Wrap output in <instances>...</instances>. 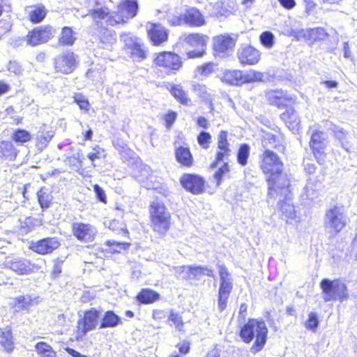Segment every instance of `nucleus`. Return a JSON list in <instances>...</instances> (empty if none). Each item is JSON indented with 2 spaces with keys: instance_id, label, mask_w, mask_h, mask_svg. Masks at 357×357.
Here are the masks:
<instances>
[{
  "instance_id": "nucleus-1",
  "label": "nucleus",
  "mask_w": 357,
  "mask_h": 357,
  "mask_svg": "<svg viewBox=\"0 0 357 357\" xmlns=\"http://www.w3.org/2000/svg\"><path fill=\"white\" fill-rule=\"evenodd\" d=\"M259 167L265 176L268 195L275 197L282 190L289 191L290 181L284 172V162L273 151L266 149L259 155Z\"/></svg>"
},
{
  "instance_id": "nucleus-2",
  "label": "nucleus",
  "mask_w": 357,
  "mask_h": 357,
  "mask_svg": "<svg viewBox=\"0 0 357 357\" xmlns=\"http://www.w3.org/2000/svg\"><path fill=\"white\" fill-rule=\"evenodd\" d=\"M268 329L265 321L261 319L250 318L241 325L238 331V336L245 344L254 342L250 347V351L257 354L261 351L268 340Z\"/></svg>"
},
{
  "instance_id": "nucleus-3",
  "label": "nucleus",
  "mask_w": 357,
  "mask_h": 357,
  "mask_svg": "<svg viewBox=\"0 0 357 357\" xmlns=\"http://www.w3.org/2000/svg\"><path fill=\"white\" fill-rule=\"evenodd\" d=\"M150 227L159 237H164L171 229L172 217L168 208L162 201H153L149 204Z\"/></svg>"
},
{
  "instance_id": "nucleus-4",
  "label": "nucleus",
  "mask_w": 357,
  "mask_h": 357,
  "mask_svg": "<svg viewBox=\"0 0 357 357\" xmlns=\"http://www.w3.org/2000/svg\"><path fill=\"white\" fill-rule=\"evenodd\" d=\"M153 64L164 75L171 76L177 74L183 69L184 62L178 53L164 50L154 54Z\"/></svg>"
},
{
  "instance_id": "nucleus-5",
  "label": "nucleus",
  "mask_w": 357,
  "mask_h": 357,
  "mask_svg": "<svg viewBox=\"0 0 357 357\" xmlns=\"http://www.w3.org/2000/svg\"><path fill=\"white\" fill-rule=\"evenodd\" d=\"M319 286L325 302L337 301L342 303L349 298L347 285L340 278L334 280L324 278L321 280Z\"/></svg>"
},
{
  "instance_id": "nucleus-6",
  "label": "nucleus",
  "mask_w": 357,
  "mask_h": 357,
  "mask_svg": "<svg viewBox=\"0 0 357 357\" xmlns=\"http://www.w3.org/2000/svg\"><path fill=\"white\" fill-rule=\"evenodd\" d=\"M101 317V311L96 307H90L83 312V316L77 321L74 330L76 341L82 340L87 333L96 329Z\"/></svg>"
},
{
  "instance_id": "nucleus-7",
  "label": "nucleus",
  "mask_w": 357,
  "mask_h": 357,
  "mask_svg": "<svg viewBox=\"0 0 357 357\" xmlns=\"http://www.w3.org/2000/svg\"><path fill=\"white\" fill-rule=\"evenodd\" d=\"M220 277V285L218 291V306L220 312L224 311L233 290V279L231 273L225 265L218 266Z\"/></svg>"
},
{
  "instance_id": "nucleus-8",
  "label": "nucleus",
  "mask_w": 357,
  "mask_h": 357,
  "mask_svg": "<svg viewBox=\"0 0 357 357\" xmlns=\"http://www.w3.org/2000/svg\"><path fill=\"white\" fill-rule=\"evenodd\" d=\"M169 24L172 26L187 25L190 27H201L206 24V20L199 9L190 7L183 13L174 16L169 20Z\"/></svg>"
},
{
  "instance_id": "nucleus-9",
  "label": "nucleus",
  "mask_w": 357,
  "mask_h": 357,
  "mask_svg": "<svg viewBox=\"0 0 357 357\" xmlns=\"http://www.w3.org/2000/svg\"><path fill=\"white\" fill-rule=\"evenodd\" d=\"M327 144V138L324 131L314 130L311 132L308 145L312 154L319 165H324L326 162Z\"/></svg>"
},
{
  "instance_id": "nucleus-10",
  "label": "nucleus",
  "mask_w": 357,
  "mask_h": 357,
  "mask_svg": "<svg viewBox=\"0 0 357 357\" xmlns=\"http://www.w3.org/2000/svg\"><path fill=\"white\" fill-rule=\"evenodd\" d=\"M209 38L207 35L201 33H191L188 34L185 38V43L195 50L185 52L188 59H195L202 58L206 54V46Z\"/></svg>"
},
{
  "instance_id": "nucleus-11",
  "label": "nucleus",
  "mask_w": 357,
  "mask_h": 357,
  "mask_svg": "<svg viewBox=\"0 0 357 357\" xmlns=\"http://www.w3.org/2000/svg\"><path fill=\"white\" fill-rule=\"evenodd\" d=\"M55 33V29L50 25L36 26L26 33V43L32 47L44 44L52 39Z\"/></svg>"
},
{
  "instance_id": "nucleus-12",
  "label": "nucleus",
  "mask_w": 357,
  "mask_h": 357,
  "mask_svg": "<svg viewBox=\"0 0 357 357\" xmlns=\"http://www.w3.org/2000/svg\"><path fill=\"white\" fill-rule=\"evenodd\" d=\"M54 72L61 75L72 73L77 66V56L72 51H67L53 59Z\"/></svg>"
},
{
  "instance_id": "nucleus-13",
  "label": "nucleus",
  "mask_w": 357,
  "mask_h": 357,
  "mask_svg": "<svg viewBox=\"0 0 357 357\" xmlns=\"http://www.w3.org/2000/svg\"><path fill=\"white\" fill-rule=\"evenodd\" d=\"M268 105L278 109H284L295 105L297 102L296 96H291L285 90L281 89H271L265 93Z\"/></svg>"
},
{
  "instance_id": "nucleus-14",
  "label": "nucleus",
  "mask_w": 357,
  "mask_h": 357,
  "mask_svg": "<svg viewBox=\"0 0 357 357\" xmlns=\"http://www.w3.org/2000/svg\"><path fill=\"white\" fill-rule=\"evenodd\" d=\"M231 155V145L229 142V132L222 130L217 137V150L214 160L210 164L211 168H216L218 165Z\"/></svg>"
},
{
  "instance_id": "nucleus-15",
  "label": "nucleus",
  "mask_w": 357,
  "mask_h": 357,
  "mask_svg": "<svg viewBox=\"0 0 357 357\" xmlns=\"http://www.w3.org/2000/svg\"><path fill=\"white\" fill-rule=\"evenodd\" d=\"M179 182L182 188L192 195H200L205 191L206 181L199 174L192 173H184Z\"/></svg>"
},
{
  "instance_id": "nucleus-16",
  "label": "nucleus",
  "mask_w": 357,
  "mask_h": 357,
  "mask_svg": "<svg viewBox=\"0 0 357 357\" xmlns=\"http://www.w3.org/2000/svg\"><path fill=\"white\" fill-rule=\"evenodd\" d=\"M139 4L137 0H121L117 5L115 12L118 24H125L130 19L137 15Z\"/></svg>"
},
{
  "instance_id": "nucleus-17",
  "label": "nucleus",
  "mask_w": 357,
  "mask_h": 357,
  "mask_svg": "<svg viewBox=\"0 0 357 357\" xmlns=\"http://www.w3.org/2000/svg\"><path fill=\"white\" fill-rule=\"evenodd\" d=\"M328 222L326 227L329 229L331 237L337 235L346 226V221L343 219V213L337 206H334L326 212Z\"/></svg>"
},
{
  "instance_id": "nucleus-18",
  "label": "nucleus",
  "mask_w": 357,
  "mask_h": 357,
  "mask_svg": "<svg viewBox=\"0 0 357 357\" xmlns=\"http://www.w3.org/2000/svg\"><path fill=\"white\" fill-rule=\"evenodd\" d=\"M236 40L229 34H220L213 38L212 49L215 56H226L234 49Z\"/></svg>"
},
{
  "instance_id": "nucleus-19",
  "label": "nucleus",
  "mask_w": 357,
  "mask_h": 357,
  "mask_svg": "<svg viewBox=\"0 0 357 357\" xmlns=\"http://www.w3.org/2000/svg\"><path fill=\"white\" fill-rule=\"evenodd\" d=\"M6 266L20 275H30L36 273L41 268L40 266L22 257L13 258L8 261Z\"/></svg>"
},
{
  "instance_id": "nucleus-20",
  "label": "nucleus",
  "mask_w": 357,
  "mask_h": 357,
  "mask_svg": "<svg viewBox=\"0 0 357 357\" xmlns=\"http://www.w3.org/2000/svg\"><path fill=\"white\" fill-rule=\"evenodd\" d=\"M88 15L91 17L98 28L103 26V20H105L107 26H114L119 25L116 22L115 13L112 12L107 7L91 9L89 10Z\"/></svg>"
},
{
  "instance_id": "nucleus-21",
  "label": "nucleus",
  "mask_w": 357,
  "mask_h": 357,
  "mask_svg": "<svg viewBox=\"0 0 357 357\" xmlns=\"http://www.w3.org/2000/svg\"><path fill=\"white\" fill-rule=\"evenodd\" d=\"M61 243L57 237H46L30 243L29 248L40 255L52 254L58 249Z\"/></svg>"
},
{
  "instance_id": "nucleus-22",
  "label": "nucleus",
  "mask_w": 357,
  "mask_h": 357,
  "mask_svg": "<svg viewBox=\"0 0 357 357\" xmlns=\"http://www.w3.org/2000/svg\"><path fill=\"white\" fill-rule=\"evenodd\" d=\"M151 45L155 47L163 45L169 40V30L158 22H151L146 30Z\"/></svg>"
},
{
  "instance_id": "nucleus-23",
  "label": "nucleus",
  "mask_w": 357,
  "mask_h": 357,
  "mask_svg": "<svg viewBox=\"0 0 357 357\" xmlns=\"http://www.w3.org/2000/svg\"><path fill=\"white\" fill-rule=\"evenodd\" d=\"M72 231L76 238L84 243L93 242L96 234L93 227L88 223H74L72 226Z\"/></svg>"
},
{
  "instance_id": "nucleus-24",
  "label": "nucleus",
  "mask_w": 357,
  "mask_h": 357,
  "mask_svg": "<svg viewBox=\"0 0 357 357\" xmlns=\"http://www.w3.org/2000/svg\"><path fill=\"white\" fill-rule=\"evenodd\" d=\"M237 58L242 66H253L259 61L261 54L255 47L246 45L238 50Z\"/></svg>"
},
{
  "instance_id": "nucleus-25",
  "label": "nucleus",
  "mask_w": 357,
  "mask_h": 357,
  "mask_svg": "<svg viewBox=\"0 0 357 357\" xmlns=\"http://www.w3.org/2000/svg\"><path fill=\"white\" fill-rule=\"evenodd\" d=\"M174 156L176 161L183 168L190 169L195 165L194 156L188 145L176 147Z\"/></svg>"
},
{
  "instance_id": "nucleus-26",
  "label": "nucleus",
  "mask_w": 357,
  "mask_h": 357,
  "mask_svg": "<svg viewBox=\"0 0 357 357\" xmlns=\"http://www.w3.org/2000/svg\"><path fill=\"white\" fill-rule=\"evenodd\" d=\"M167 90L179 105L185 107L192 105V99L181 84H172L167 88Z\"/></svg>"
},
{
  "instance_id": "nucleus-27",
  "label": "nucleus",
  "mask_w": 357,
  "mask_h": 357,
  "mask_svg": "<svg viewBox=\"0 0 357 357\" xmlns=\"http://www.w3.org/2000/svg\"><path fill=\"white\" fill-rule=\"evenodd\" d=\"M37 305V301L32 296L20 295L14 298L10 304V307L15 312H29L33 307Z\"/></svg>"
},
{
  "instance_id": "nucleus-28",
  "label": "nucleus",
  "mask_w": 357,
  "mask_h": 357,
  "mask_svg": "<svg viewBox=\"0 0 357 357\" xmlns=\"http://www.w3.org/2000/svg\"><path fill=\"white\" fill-rule=\"evenodd\" d=\"M220 80L227 86H241L243 85V70L225 69L221 74Z\"/></svg>"
},
{
  "instance_id": "nucleus-29",
  "label": "nucleus",
  "mask_w": 357,
  "mask_h": 357,
  "mask_svg": "<svg viewBox=\"0 0 357 357\" xmlns=\"http://www.w3.org/2000/svg\"><path fill=\"white\" fill-rule=\"evenodd\" d=\"M291 106L280 114V119L291 130H297L301 124V119L296 109Z\"/></svg>"
},
{
  "instance_id": "nucleus-30",
  "label": "nucleus",
  "mask_w": 357,
  "mask_h": 357,
  "mask_svg": "<svg viewBox=\"0 0 357 357\" xmlns=\"http://www.w3.org/2000/svg\"><path fill=\"white\" fill-rule=\"evenodd\" d=\"M0 346L2 350L7 354H11L14 351L15 340L10 326L0 327Z\"/></svg>"
},
{
  "instance_id": "nucleus-31",
  "label": "nucleus",
  "mask_w": 357,
  "mask_h": 357,
  "mask_svg": "<svg viewBox=\"0 0 357 357\" xmlns=\"http://www.w3.org/2000/svg\"><path fill=\"white\" fill-rule=\"evenodd\" d=\"M278 208L280 212V216L287 223H291L296 218L294 206L292 204L291 199L288 197L278 203Z\"/></svg>"
},
{
  "instance_id": "nucleus-32",
  "label": "nucleus",
  "mask_w": 357,
  "mask_h": 357,
  "mask_svg": "<svg viewBox=\"0 0 357 357\" xmlns=\"http://www.w3.org/2000/svg\"><path fill=\"white\" fill-rule=\"evenodd\" d=\"M135 300L139 305H149L160 300V294L150 288H142L137 294Z\"/></svg>"
},
{
  "instance_id": "nucleus-33",
  "label": "nucleus",
  "mask_w": 357,
  "mask_h": 357,
  "mask_svg": "<svg viewBox=\"0 0 357 357\" xmlns=\"http://www.w3.org/2000/svg\"><path fill=\"white\" fill-rule=\"evenodd\" d=\"M266 145L270 146L278 151L284 153L286 151V146L283 141V135L278 132L277 134L267 133L264 139Z\"/></svg>"
},
{
  "instance_id": "nucleus-34",
  "label": "nucleus",
  "mask_w": 357,
  "mask_h": 357,
  "mask_svg": "<svg viewBox=\"0 0 357 357\" xmlns=\"http://www.w3.org/2000/svg\"><path fill=\"white\" fill-rule=\"evenodd\" d=\"M19 151L11 142L2 141L0 142V158L14 161Z\"/></svg>"
},
{
  "instance_id": "nucleus-35",
  "label": "nucleus",
  "mask_w": 357,
  "mask_h": 357,
  "mask_svg": "<svg viewBox=\"0 0 357 357\" xmlns=\"http://www.w3.org/2000/svg\"><path fill=\"white\" fill-rule=\"evenodd\" d=\"M77 40L75 33L70 26H63L61 29L60 36L58 38V44L63 47H70L74 45Z\"/></svg>"
},
{
  "instance_id": "nucleus-36",
  "label": "nucleus",
  "mask_w": 357,
  "mask_h": 357,
  "mask_svg": "<svg viewBox=\"0 0 357 357\" xmlns=\"http://www.w3.org/2000/svg\"><path fill=\"white\" fill-rule=\"evenodd\" d=\"M120 323L121 318L113 310H107L101 318L99 328H114Z\"/></svg>"
},
{
  "instance_id": "nucleus-37",
  "label": "nucleus",
  "mask_w": 357,
  "mask_h": 357,
  "mask_svg": "<svg viewBox=\"0 0 357 357\" xmlns=\"http://www.w3.org/2000/svg\"><path fill=\"white\" fill-rule=\"evenodd\" d=\"M38 357H58L56 351L45 341H39L34 345Z\"/></svg>"
},
{
  "instance_id": "nucleus-38",
  "label": "nucleus",
  "mask_w": 357,
  "mask_h": 357,
  "mask_svg": "<svg viewBox=\"0 0 357 357\" xmlns=\"http://www.w3.org/2000/svg\"><path fill=\"white\" fill-rule=\"evenodd\" d=\"M46 15L47 10L43 5H36L29 13L28 19L32 24H38L45 18Z\"/></svg>"
},
{
  "instance_id": "nucleus-39",
  "label": "nucleus",
  "mask_w": 357,
  "mask_h": 357,
  "mask_svg": "<svg viewBox=\"0 0 357 357\" xmlns=\"http://www.w3.org/2000/svg\"><path fill=\"white\" fill-rule=\"evenodd\" d=\"M188 275L189 278L199 279L200 277L207 275L209 277L213 276V271L212 269L207 268L206 266H188Z\"/></svg>"
},
{
  "instance_id": "nucleus-40",
  "label": "nucleus",
  "mask_w": 357,
  "mask_h": 357,
  "mask_svg": "<svg viewBox=\"0 0 357 357\" xmlns=\"http://www.w3.org/2000/svg\"><path fill=\"white\" fill-rule=\"evenodd\" d=\"M250 154V146L247 143L241 144L236 151L237 162L242 167L248 164Z\"/></svg>"
},
{
  "instance_id": "nucleus-41",
  "label": "nucleus",
  "mask_w": 357,
  "mask_h": 357,
  "mask_svg": "<svg viewBox=\"0 0 357 357\" xmlns=\"http://www.w3.org/2000/svg\"><path fill=\"white\" fill-rule=\"evenodd\" d=\"M328 33L323 27H315L308 30L307 33V40L311 43L322 41L328 37Z\"/></svg>"
},
{
  "instance_id": "nucleus-42",
  "label": "nucleus",
  "mask_w": 357,
  "mask_h": 357,
  "mask_svg": "<svg viewBox=\"0 0 357 357\" xmlns=\"http://www.w3.org/2000/svg\"><path fill=\"white\" fill-rule=\"evenodd\" d=\"M53 136L54 134L51 130H43L40 131V134L36 137L35 139L36 147L40 151L45 149L47 146Z\"/></svg>"
},
{
  "instance_id": "nucleus-43",
  "label": "nucleus",
  "mask_w": 357,
  "mask_h": 357,
  "mask_svg": "<svg viewBox=\"0 0 357 357\" xmlns=\"http://www.w3.org/2000/svg\"><path fill=\"white\" fill-rule=\"evenodd\" d=\"M130 55L133 58L142 61L147 57V51L143 44L138 41H133L128 47Z\"/></svg>"
},
{
  "instance_id": "nucleus-44",
  "label": "nucleus",
  "mask_w": 357,
  "mask_h": 357,
  "mask_svg": "<svg viewBox=\"0 0 357 357\" xmlns=\"http://www.w3.org/2000/svg\"><path fill=\"white\" fill-rule=\"evenodd\" d=\"M11 139L16 144L22 145L31 142L32 139V135L29 131L19 128L13 131Z\"/></svg>"
},
{
  "instance_id": "nucleus-45",
  "label": "nucleus",
  "mask_w": 357,
  "mask_h": 357,
  "mask_svg": "<svg viewBox=\"0 0 357 357\" xmlns=\"http://www.w3.org/2000/svg\"><path fill=\"white\" fill-rule=\"evenodd\" d=\"M37 199L40 208L45 210L52 204V196L47 192L45 187H42L37 192Z\"/></svg>"
},
{
  "instance_id": "nucleus-46",
  "label": "nucleus",
  "mask_w": 357,
  "mask_h": 357,
  "mask_svg": "<svg viewBox=\"0 0 357 357\" xmlns=\"http://www.w3.org/2000/svg\"><path fill=\"white\" fill-rule=\"evenodd\" d=\"M264 78V73L251 69L246 73L243 71V85L248 83L262 82Z\"/></svg>"
},
{
  "instance_id": "nucleus-47",
  "label": "nucleus",
  "mask_w": 357,
  "mask_h": 357,
  "mask_svg": "<svg viewBox=\"0 0 357 357\" xmlns=\"http://www.w3.org/2000/svg\"><path fill=\"white\" fill-rule=\"evenodd\" d=\"M98 29L99 39L102 44L105 45H112L116 42V39L115 38L114 32L110 31L105 26H101Z\"/></svg>"
},
{
  "instance_id": "nucleus-48",
  "label": "nucleus",
  "mask_w": 357,
  "mask_h": 357,
  "mask_svg": "<svg viewBox=\"0 0 357 357\" xmlns=\"http://www.w3.org/2000/svg\"><path fill=\"white\" fill-rule=\"evenodd\" d=\"M73 101L77 105L79 109L87 113L90 110L91 104L88 98L82 93H75L73 96Z\"/></svg>"
},
{
  "instance_id": "nucleus-49",
  "label": "nucleus",
  "mask_w": 357,
  "mask_h": 357,
  "mask_svg": "<svg viewBox=\"0 0 357 357\" xmlns=\"http://www.w3.org/2000/svg\"><path fill=\"white\" fill-rule=\"evenodd\" d=\"M230 172V166L228 162H225L215 172L213 178L215 180L218 185H220L224 177L227 176Z\"/></svg>"
},
{
  "instance_id": "nucleus-50",
  "label": "nucleus",
  "mask_w": 357,
  "mask_h": 357,
  "mask_svg": "<svg viewBox=\"0 0 357 357\" xmlns=\"http://www.w3.org/2000/svg\"><path fill=\"white\" fill-rule=\"evenodd\" d=\"M106 245L109 248V250L112 253H119L121 251L128 250L130 245V243L118 242L115 241H107Z\"/></svg>"
},
{
  "instance_id": "nucleus-51",
  "label": "nucleus",
  "mask_w": 357,
  "mask_h": 357,
  "mask_svg": "<svg viewBox=\"0 0 357 357\" xmlns=\"http://www.w3.org/2000/svg\"><path fill=\"white\" fill-rule=\"evenodd\" d=\"M176 347L178 350V354H170L169 357H185L190 352L191 343L188 340H183L178 342Z\"/></svg>"
},
{
  "instance_id": "nucleus-52",
  "label": "nucleus",
  "mask_w": 357,
  "mask_h": 357,
  "mask_svg": "<svg viewBox=\"0 0 357 357\" xmlns=\"http://www.w3.org/2000/svg\"><path fill=\"white\" fill-rule=\"evenodd\" d=\"M319 324V319L317 314L311 312L308 314L307 319L304 323L305 328L312 332H316Z\"/></svg>"
},
{
  "instance_id": "nucleus-53",
  "label": "nucleus",
  "mask_w": 357,
  "mask_h": 357,
  "mask_svg": "<svg viewBox=\"0 0 357 357\" xmlns=\"http://www.w3.org/2000/svg\"><path fill=\"white\" fill-rule=\"evenodd\" d=\"M217 64L213 61L206 62L197 67V72L204 77H208L216 70Z\"/></svg>"
},
{
  "instance_id": "nucleus-54",
  "label": "nucleus",
  "mask_w": 357,
  "mask_h": 357,
  "mask_svg": "<svg viewBox=\"0 0 357 357\" xmlns=\"http://www.w3.org/2000/svg\"><path fill=\"white\" fill-rule=\"evenodd\" d=\"M197 140L203 149H208L212 143V136L208 132L201 131L197 136Z\"/></svg>"
},
{
  "instance_id": "nucleus-55",
  "label": "nucleus",
  "mask_w": 357,
  "mask_h": 357,
  "mask_svg": "<svg viewBox=\"0 0 357 357\" xmlns=\"http://www.w3.org/2000/svg\"><path fill=\"white\" fill-rule=\"evenodd\" d=\"M107 225L109 229L114 231H119L121 232L124 236L129 238V231L126 227H122V222L115 219H109L107 220Z\"/></svg>"
},
{
  "instance_id": "nucleus-56",
  "label": "nucleus",
  "mask_w": 357,
  "mask_h": 357,
  "mask_svg": "<svg viewBox=\"0 0 357 357\" xmlns=\"http://www.w3.org/2000/svg\"><path fill=\"white\" fill-rule=\"evenodd\" d=\"M178 118V114L176 112L169 109L166 113H165L162 119L164 122V126L167 129H170L172 128L174 123L176 121Z\"/></svg>"
},
{
  "instance_id": "nucleus-57",
  "label": "nucleus",
  "mask_w": 357,
  "mask_h": 357,
  "mask_svg": "<svg viewBox=\"0 0 357 357\" xmlns=\"http://www.w3.org/2000/svg\"><path fill=\"white\" fill-rule=\"evenodd\" d=\"M168 321H171L178 331H181L183 329L184 321L182 316L178 312L172 310H170Z\"/></svg>"
},
{
  "instance_id": "nucleus-58",
  "label": "nucleus",
  "mask_w": 357,
  "mask_h": 357,
  "mask_svg": "<svg viewBox=\"0 0 357 357\" xmlns=\"http://www.w3.org/2000/svg\"><path fill=\"white\" fill-rule=\"evenodd\" d=\"M93 152H91L87 154V158L91 162V165L95 167L96 165L93 162L97 159L105 158V149L101 148L99 145H96L94 147H93Z\"/></svg>"
},
{
  "instance_id": "nucleus-59",
  "label": "nucleus",
  "mask_w": 357,
  "mask_h": 357,
  "mask_svg": "<svg viewBox=\"0 0 357 357\" xmlns=\"http://www.w3.org/2000/svg\"><path fill=\"white\" fill-rule=\"evenodd\" d=\"M259 40L261 45L266 48H271L274 45V36L271 31L261 33Z\"/></svg>"
},
{
  "instance_id": "nucleus-60",
  "label": "nucleus",
  "mask_w": 357,
  "mask_h": 357,
  "mask_svg": "<svg viewBox=\"0 0 357 357\" xmlns=\"http://www.w3.org/2000/svg\"><path fill=\"white\" fill-rule=\"evenodd\" d=\"M63 260L59 258H56L53 261V266L51 271V278H57L62 273V266Z\"/></svg>"
},
{
  "instance_id": "nucleus-61",
  "label": "nucleus",
  "mask_w": 357,
  "mask_h": 357,
  "mask_svg": "<svg viewBox=\"0 0 357 357\" xmlns=\"http://www.w3.org/2000/svg\"><path fill=\"white\" fill-rule=\"evenodd\" d=\"M93 188L96 198L102 203L106 204L107 203V199L105 190L98 184H94Z\"/></svg>"
},
{
  "instance_id": "nucleus-62",
  "label": "nucleus",
  "mask_w": 357,
  "mask_h": 357,
  "mask_svg": "<svg viewBox=\"0 0 357 357\" xmlns=\"http://www.w3.org/2000/svg\"><path fill=\"white\" fill-rule=\"evenodd\" d=\"M215 12L213 14V17H221L226 16L228 13L227 9L225 7L223 2H217L215 6Z\"/></svg>"
},
{
  "instance_id": "nucleus-63",
  "label": "nucleus",
  "mask_w": 357,
  "mask_h": 357,
  "mask_svg": "<svg viewBox=\"0 0 357 357\" xmlns=\"http://www.w3.org/2000/svg\"><path fill=\"white\" fill-rule=\"evenodd\" d=\"M197 126L202 129L206 130L210 126L209 121L204 116H199L196 119Z\"/></svg>"
},
{
  "instance_id": "nucleus-64",
  "label": "nucleus",
  "mask_w": 357,
  "mask_h": 357,
  "mask_svg": "<svg viewBox=\"0 0 357 357\" xmlns=\"http://www.w3.org/2000/svg\"><path fill=\"white\" fill-rule=\"evenodd\" d=\"M166 317V312L161 309H154L152 311V317L154 320L160 321Z\"/></svg>"
}]
</instances>
